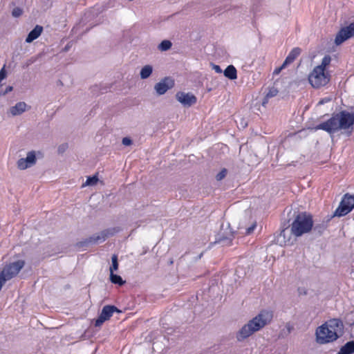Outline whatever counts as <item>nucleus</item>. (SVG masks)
I'll use <instances>...</instances> for the list:
<instances>
[{
	"mask_svg": "<svg viewBox=\"0 0 354 354\" xmlns=\"http://www.w3.org/2000/svg\"><path fill=\"white\" fill-rule=\"evenodd\" d=\"M35 60H36V59H35V58L32 57V58H30V59L28 60V64H28V65L34 63V62H35Z\"/></svg>",
	"mask_w": 354,
	"mask_h": 354,
	"instance_id": "42",
	"label": "nucleus"
},
{
	"mask_svg": "<svg viewBox=\"0 0 354 354\" xmlns=\"http://www.w3.org/2000/svg\"><path fill=\"white\" fill-rule=\"evenodd\" d=\"M324 102H325V100H321L319 103V104H323Z\"/></svg>",
	"mask_w": 354,
	"mask_h": 354,
	"instance_id": "44",
	"label": "nucleus"
},
{
	"mask_svg": "<svg viewBox=\"0 0 354 354\" xmlns=\"http://www.w3.org/2000/svg\"><path fill=\"white\" fill-rule=\"evenodd\" d=\"M324 102H325V100H321L319 103V104H323Z\"/></svg>",
	"mask_w": 354,
	"mask_h": 354,
	"instance_id": "45",
	"label": "nucleus"
},
{
	"mask_svg": "<svg viewBox=\"0 0 354 354\" xmlns=\"http://www.w3.org/2000/svg\"><path fill=\"white\" fill-rule=\"evenodd\" d=\"M354 36V23L350 24L348 26L344 27L339 30L336 35L335 44L337 46L340 45L346 40Z\"/></svg>",
	"mask_w": 354,
	"mask_h": 354,
	"instance_id": "10",
	"label": "nucleus"
},
{
	"mask_svg": "<svg viewBox=\"0 0 354 354\" xmlns=\"http://www.w3.org/2000/svg\"><path fill=\"white\" fill-rule=\"evenodd\" d=\"M153 72V68L151 65H145L142 68L140 75L142 80L148 78Z\"/></svg>",
	"mask_w": 354,
	"mask_h": 354,
	"instance_id": "23",
	"label": "nucleus"
},
{
	"mask_svg": "<svg viewBox=\"0 0 354 354\" xmlns=\"http://www.w3.org/2000/svg\"><path fill=\"white\" fill-rule=\"evenodd\" d=\"M23 14V10L19 7H15L12 11V16L13 17H19Z\"/></svg>",
	"mask_w": 354,
	"mask_h": 354,
	"instance_id": "31",
	"label": "nucleus"
},
{
	"mask_svg": "<svg viewBox=\"0 0 354 354\" xmlns=\"http://www.w3.org/2000/svg\"><path fill=\"white\" fill-rule=\"evenodd\" d=\"M212 68L217 73H222V70H221V67L218 65L212 64Z\"/></svg>",
	"mask_w": 354,
	"mask_h": 354,
	"instance_id": "39",
	"label": "nucleus"
},
{
	"mask_svg": "<svg viewBox=\"0 0 354 354\" xmlns=\"http://www.w3.org/2000/svg\"><path fill=\"white\" fill-rule=\"evenodd\" d=\"M36 156L35 151H29L25 158H20L17 161V167L21 170H24L33 166L36 163Z\"/></svg>",
	"mask_w": 354,
	"mask_h": 354,
	"instance_id": "12",
	"label": "nucleus"
},
{
	"mask_svg": "<svg viewBox=\"0 0 354 354\" xmlns=\"http://www.w3.org/2000/svg\"><path fill=\"white\" fill-rule=\"evenodd\" d=\"M172 43L169 40H163L158 45V49L161 51H167L171 48Z\"/></svg>",
	"mask_w": 354,
	"mask_h": 354,
	"instance_id": "26",
	"label": "nucleus"
},
{
	"mask_svg": "<svg viewBox=\"0 0 354 354\" xmlns=\"http://www.w3.org/2000/svg\"><path fill=\"white\" fill-rule=\"evenodd\" d=\"M315 335L317 342L321 344L334 342L339 337L335 332H331L326 323L317 328Z\"/></svg>",
	"mask_w": 354,
	"mask_h": 354,
	"instance_id": "6",
	"label": "nucleus"
},
{
	"mask_svg": "<svg viewBox=\"0 0 354 354\" xmlns=\"http://www.w3.org/2000/svg\"><path fill=\"white\" fill-rule=\"evenodd\" d=\"M24 265L25 262L23 260H18L10 263L3 268L0 274L7 281L10 280L19 272V271L24 268Z\"/></svg>",
	"mask_w": 354,
	"mask_h": 354,
	"instance_id": "8",
	"label": "nucleus"
},
{
	"mask_svg": "<svg viewBox=\"0 0 354 354\" xmlns=\"http://www.w3.org/2000/svg\"><path fill=\"white\" fill-rule=\"evenodd\" d=\"M115 312L120 313V310H118L115 306L106 305L104 306L98 318L95 321V326H101L105 321L109 319L112 317L113 313Z\"/></svg>",
	"mask_w": 354,
	"mask_h": 354,
	"instance_id": "9",
	"label": "nucleus"
},
{
	"mask_svg": "<svg viewBox=\"0 0 354 354\" xmlns=\"http://www.w3.org/2000/svg\"><path fill=\"white\" fill-rule=\"evenodd\" d=\"M122 143L124 146H129L132 144V140L131 138L125 137L122 138Z\"/></svg>",
	"mask_w": 354,
	"mask_h": 354,
	"instance_id": "34",
	"label": "nucleus"
},
{
	"mask_svg": "<svg viewBox=\"0 0 354 354\" xmlns=\"http://www.w3.org/2000/svg\"><path fill=\"white\" fill-rule=\"evenodd\" d=\"M118 256L116 254H113L111 257V266L109 268L110 273L114 272L115 271L118 270Z\"/></svg>",
	"mask_w": 354,
	"mask_h": 354,
	"instance_id": "25",
	"label": "nucleus"
},
{
	"mask_svg": "<svg viewBox=\"0 0 354 354\" xmlns=\"http://www.w3.org/2000/svg\"><path fill=\"white\" fill-rule=\"evenodd\" d=\"M313 87L318 88L326 85L330 81V75L319 67H315L308 76Z\"/></svg>",
	"mask_w": 354,
	"mask_h": 354,
	"instance_id": "4",
	"label": "nucleus"
},
{
	"mask_svg": "<svg viewBox=\"0 0 354 354\" xmlns=\"http://www.w3.org/2000/svg\"><path fill=\"white\" fill-rule=\"evenodd\" d=\"M110 281L112 283L119 286H122L126 283L120 275L114 274V272L110 273Z\"/></svg>",
	"mask_w": 354,
	"mask_h": 354,
	"instance_id": "24",
	"label": "nucleus"
},
{
	"mask_svg": "<svg viewBox=\"0 0 354 354\" xmlns=\"http://www.w3.org/2000/svg\"><path fill=\"white\" fill-rule=\"evenodd\" d=\"M26 107L27 104L24 102H19L15 106L10 107V112L14 116L19 115L26 111Z\"/></svg>",
	"mask_w": 354,
	"mask_h": 354,
	"instance_id": "18",
	"label": "nucleus"
},
{
	"mask_svg": "<svg viewBox=\"0 0 354 354\" xmlns=\"http://www.w3.org/2000/svg\"><path fill=\"white\" fill-rule=\"evenodd\" d=\"M174 85V81L170 77H165L160 82L154 86V89L159 95L165 94L169 89L171 88Z\"/></svg>",
	"mask_w": 354,
	"mask_h": 354,
	"instance_id": "13",
	"label": "nucleus"
},
{
	"mask_svg": "<svg viewBox=\"0 0 354 354\" xmlns=\"http://www.w3.org/2000/svg\"><path fill=\"white\" fill-rule=\"evenodd\" d=\"M68 147V145L67 144H64V145H60L59 147H58V151L59 153H63L66 149Z\"/></svg>",
	"mask_w": 354,
	"mask_h": 354,
	"instance_id": "40",
	"label": "nucleus"
},
{
	"mask_svg": "<svg viewBox=\"0 0 354 354\" xmlns=\"http://www.w3.org/2000/svg\"><path fill=\"white\" fill-rule=\"evenodd\" d=\"M331 332H335V335L342 333L344 325L342 320L339 319H332L326 322Z\"/></svg>",
	"mask_w": 354,
	"mask_h": 354,
	"instance_id": "15",
	"label": "nucleus"
},
{
	"mask_svg": "<svg viewBox=\"0 0 354 354\" xmlns=\"http://www.w3.org/2000/svg\"><path fill=\"white\" fill-rule=\"evenodd\" d=\"M257 225L256 223H253L250 227L246 228L245 234L248 235L253 232L254 230L255 229Z\"/></svg>",
	"mask_w": 354,
	"mask_h": 354,
	"instance_id": "35",
	"label": "nucleus"
},
{
	"mask_svg": "<svg viewBox=\"0 0 354 354\" xmlns=\"http://www.w3.org/2000/svg\"><path fill=\"white\" fill-rule=\"evenodd\" d=\"M278 92L279 91H278L277 88H276L274 87L270 88L266 95V97H265L266 100H268L270 97H273L276 96L277 95Z\"/></svg>",
	"mask_w": 354,
	"mask_h": 354,
	"instance_id": "29",
	"label": "nucleus"
},
{
	"mask_svg": "<svg viewBox=\"0 0 354 354\" xmlns=\"http://www.w3.org/2000/svg\"><path fill=\"white\" fill-rule=\"evenodd\" d=\"M331 62V57L329 55H325L321 62V64L316 67H319L325 71L326 68L330 64Z\"/></svg>",
	"mask_w": 354,
	"mask_h": 354,
	"instance_id": "27",
	"label": "nucleus"
},
{
	"mask_svg": "<svg viewBox=\"0 0 354 354\" xmlns=\"http://www.w3.org/2000/svg\"><path fill=\"white\" fill-rule=\"evenodd\" d=\"M97 181L98 178L96 175L88 176L83 186H93L95 185Z\"/></svg>",
	"mask_w": 354,
	"mask_h": 354,
	"instance_id": "28",
	"label": "nucleus"
},
{
	"mask_svg": "<svg viewBox=\"0 0 354 354\" xmlns=\"http://www.w3.org/2000/svg\"><path fill=\"white\" fill-rule=\"evenodd\" d=\"M297 292L299 296H304L308 294V290L305 287H299L297 288Z\"/></svg>",
	"mask_w": 354,
	"mask_h": 354,
	"instance_id": "32",
	"label": "nucleus"
},
{
	"mask_svg": "<svg viewBox=\"0 0 354 354\" xmlns=\"http://www.w3.org/2000/svg\"><path fill=\"white\" fill-rule=\"evenodd\" d=\"M224 75L231 80H236L237 78V71L236 68L233 65H229L225 69Z\"/></svg>",
	"mask_w": 354,
	"mask_h": 354,
	"instance_id": "21",
	"label": "nucleus"
},
{
	"mask_svg": "<svg viewBox=\"0 0 354 354\" xmlns=\"http://www.w3.org/2000/svg\"><path fill=\"white\" fill-rule=\"evenodd\" d=\"M272 319L270 311L262 310L259 314L243 326L236 333V337L239 342H242L251 336L254 333L260 330Z\"/></svg>",
	"mask_w": 354,
	"mask_h": 354,
	"instance_id": "2",
	"label": "nucleus"
},
{
	"mask_svg": "<svg viewBox=\"0 0 354 354\" xmlns=\"http://www.w3.org/2000/svg\"><path fill=\"white\" fill-rule=\"evenodd\" d=\"M233 234L231 233L228 236H224L221 234L216 239V243L222 244L223 246L230 245L232 244Z\"/></svg>",
	"mask_w": 354,
	"mask_h": 354,
	"instance_id": "22",
	"label": "nucleus"
},
{
	"mask_svg": "<svg viewBox=\"0 0 354 354\" xmlns=\"http://www.w3.org/2000/svg\"><path fill=\"white\" fill-rule=\"evenodd\" d=\"M354 208V195L346 194L344 195L339 207L335 211L332 217L344 216L351 212Z\"/></svg>",
	"mask_w": 354,
	"mask_h": 354,
	"instance_id": "7",
	"label": "nucleus"
},
{
	"mask_svg": "<svg viewBox=\"0 0 354 354\" xmlns=\"http://www.w3.org/2000/svg\"><path fill=\"white\" fill-rule=\"evenodd\" d=\"M203 254V252H201V253L198 255V257H197V259H201V258L202 257Z\"/></svg>",
	"mask_w": 354,
	"mask_h": 354,
	"instance_id": "43",
	"label": "nucleus"
},
{
	"mask_svg": "<svg viewBox=\"0 0 354 354\" xmlns=\"http://www.w3.org/2000/svg\"><path fill=\"white\" fill-rule=\"evenodd\" d=\"M6 77V71L5 70V68L3 67L1 70H0V82L3 80L5 79Z\"/></svg>",
	"mask_w": 354,
	"mask_h": 354,
	"instance_id": "37",
	"label": "nucleus"
},
{
	"mask_svg": "<svg viewBox=\"0 0 354 354\" xmlns=\"http://www.w3.org/2000/svg\"><path fill=\"white\" fill-rule=\"evenodd\" d=\"M176 100L185 107H189L197 102L196 97L191 93L179 91L176 94Z\"/></svg>",
	"mask_w": 354,
	"mask_h": 354,
	"instance_id": "11",
	"label": "nucleus"
},
{
	"mask_svg": "<svg viewBox=\"0 0 354 354\" xmlns=\"http://www.w3.org/2000/svg\"><path fill=\"white\" fill-rule=\"evenodd\" d=\"M227 174V169H225V168L222 169L221 171L218 174H217L216 176V180H218V181L222 180L226 176Z\"/></svg>",
	"mask_w": 354,
	"mask_h": 354,
	"instance_id": "30",
	"label": "nucleus"
},
{
	"mask_svg": "<svg viewBox=\"0 0 354 354\" xmlns=\"http://www.w3.org/2000/svg\"><path fill=\"white\" fill-rule=\"evenodd\" d=\"M331 332H335V335L342 333L344 325L342 320L339 319H332L326 322Z\"/></svg>",
	"mask_w": 354,
	"mask_h": 354,
	"instance_id": "14",
	"label": "nucleus"
},
{
	"mask_svg": "<svg viewBox=\"0 0 354 354\" xmlns=\"http://www.w3.org/2000/svg\"><path fill=\"white\" fill-rule=\"evenodd\" d=\"M286 229H283V230H281V232H280L278 238H277V241L279 242L281 244L282 243V241H281L280 239L283 237V239H284L285 237H286Z\"/></svg>",
	"mask_w": 354,
	"mask_h": 354,
	"instance_id": "36",
	"label": "nucleus"
},
{
	"mask_svg": "<svg viewBox=\"0 0 354 354\" xmlns=\"http://www.w3.org/2000/svg\"><path fill=\"white\" fill-rule=\"evenodd\" d=\"M329 220L327 221H322V222L319 223H315L313 225V227L312 230H313V232L318 236H321L324 232L326 230L328 227V222Z\"/></svg>",
	"mask_w": 354,
	"mask_h": 354,
	"instance_id": "19",
	"label": "nucleus"
},
{
	"mask_svg": "<svg viewBox=\"0 0 354 354\" xmlns=\"http://www.w3.org/2000/svg\"><path fill=\"white\" fill-rule=\"evenodd\" d=\"M43 31V27L39 25H36L35 27L28 33L26 38V43H31L37 39Z\"/></svg>",
	"mask_w": 354,
	"mask_h": 354,
	"instance_id": "16",
	"label": "nucleus"
},
{
	"mask_svg": "<svg viewBox=\"0 0 354 354\" xmlns=\"http://www.w3.org/2000/svg\"><path fill=\"white\" fill-rule=\"evenodd\" d=\"M301 49L299 47H295L291 50L286 58L283 62V66H288L292 63L295 59L300 55Z\"/></svg>",
	"mask_w": 354,
	"mask_h": 354,
	"instance_id": "17",
	"label": "nucleus"
},
{
	"mask_svg": "<svg viewBox=\"0 0 354 354\" xmlns=\"http://www.w3.org/2000/svg\"><path fill=\"white\" fill-rule=\"evenodd\" d=\"M313 227L311 214L306 212L297 213L291 224V233L295 236H300L309 232Z\"/></svg>",
	"mask_w": 354,
	"mask_h": 354,
	"instance_id": "3",
	"label": "nucleus"
},
{
	"mask_svg": "<svg viewBox=\"0 0 354 354\" xmlns=\"http://www.w3.org/2000/svg\"><path fill=\"white\" fill-rule=\"evenodd\" d=\"M354 353V341L346 342L337 354H352Z\"/></svg>",
	"mask_w": 354,
	"mask_h": 354,
	"instance_id": "20",
	"label": "nucleus"
},
{
	"mask_svg": "<svg viewBox=\"0 0 354 354\" xmlns=\"http://www.w3.org/2000/svg\"><path fill=\"white\" fill-rule=\"evenodd\" d=\"M353 124L354 112L350 113L346 111H342L333 115L327 121L318 124L315 129H322L331 134L341 129L346 130L351 128L353 130Z\"/></svg>",
	"mask_w": 354,
	"mask_h": 354,
	"instance_id": "1",
	"label": "nucleus"
},
{
	"mask_svg": "<svg viewBox=\"0 0 354 354\" xmlns=\"http://www.w3.org/2000/svg\"><path fill=\"white\" fill-rule=\"evenodd\" d=\"M6 281L7 280L0 274V290H1L3 285L6 283Z\"/></svg>",
	"mask_w": 354,
	"mask_h": 354,
	"instance_id": "41",
	"label": "nucleus"
},
{
	"mask_svg": "<svg viewBox=\"0 0 354 354\" xmlns=\"http://www.w3.org/2000/svg\"><path fill=\"white\" fill-rule=\"evenodd\" d=\"M286 66H283V64L279 68H276L273 72L274 75H278L282 69L286 68Z\"/></svg>",
	"mask_w": 354,
	"mask_h": 354,
	"instance_id": "38",
	"label": "nucleus"
},
{
	"mask_svg": "<svg viewBox=\"0 0 354 354\" xmlns=\"http://www.w3.org/2000/svg\"><path fill=\"white\" fill-rule=\"evenodd\" d=\"M12 90L13 87L12 86H7L4 91L0 89V95H5Z\"/></svg>",
	"mask_w": 354,
	"mask_h": 354,
	"instance_id": "33",
	"label": "nucleus"
},
{
	"mask_svg": "<svg viewBox=\"0 0 354 354\" xmlns=\"http://www.w3.org/2000/svg\"><path fill=\"white\" fill-rule=\"evenodd\" d=\"M116 232L115 228L106 229L99 233L95 234L84 241L77 243L76 246L82 248L92 244H96L99 242L104 241L109 236H113Z\"/></svg>",
	"mask_w": 354,
	"mask_h": 354,
	"instance_id": "5",
	"label": "nucleus"
}]
</instances>
